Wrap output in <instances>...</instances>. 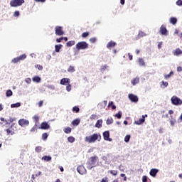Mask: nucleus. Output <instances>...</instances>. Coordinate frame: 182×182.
<instances>
[{
  "mask_svg": "<svg viewBox=\"0 0 182 182\" xmlns=\"http://www.w3.org/2000/svg\"><path fill=\"white\" fill-rule=\"evenodd\" d=\"M106 69H107V65H103L101 68V72H105V70H106Z\"/></svg>",
  "mask_w": 182,
  "mask_h": 182,
  "instance_id": "55",
  "label": "nucleus"
},
{
  "mask_svg": "<svg viewBox=\"0 0 182 182\" xmlns=\"http://www.w3.org/2000/svg\"><path fill=\"white\" fill-rule=\"evenodd\" d=\"M102 105L104 107H106V106L107 105V100L103 101Z\"/></svg>",
  "mask_w": 182,
  "mask_h": 182,
  "instance_id": "60",
  "label": "nucleus"
},
{
  "mask_svg": "<svg viewBox=\"0 0 182 182\" xmlns=\"http://www.w3.org/2000/svg\"><path fill=\"white\" fill-rule=\"evenodd\" d=\"M167 86H168V82H164V81L161 82V87H162V89L167 87Z\"/></svg>",
  "mask_w": 182,
  "mask_h": 182,
  "instance_id": "26",
  "label": "nucleus"
},
{
  "mask_svg": "<svg viewBox=\"0 0 182 182\" xmlns=\"http://www.w3.org/2000/svg\"><path fill=\"white\" fill-rule=\"evenodd\" d=\"M33 120H34L36 124H38V123H39V116L38 115H34L33 117Z\"/></svg>",
  "mask_w": 182,
  "mask_h": 182,
  "instance_id": "33",
  "label": "nucleus"
},
{
  "mask_svg": "<svg viewBox=\"0 0 182 182\" xmlns=\"http://www.w3.org/2000/svg\"><path fill=\"white\" fill-rule=\"evenodd\" d=\"M20 106H21V104L19 102L11 105V108L20 107Z\"/></svg>",
  "mask_w": 182,
  "mask_h": 182,
  "instance_id": "41",
  "label": "nucleus"
},
{
  "mask_svg": "<svg viewBox=\"0 0 182 182\" xmlns=\"http://www.w3.org/2000/svg\"><path fill=\"white\" fill-rule=\"evenodd\" d=\"M170 23H172V25H176L177 23V18L176 17H171L169 20Z\"/></svg>",
  "mask_w": 182,
  "mask_h": 182,
  "instance_id": "23",
  "label": "nucleus"
},
{
  "mask_svg": "<svg viewBox=\"0 0 182 182\" xmlns=\"http://www.w3.org/2000/svg\"><path fill=\"white\" fill-rule=\"evenodd\" d=\"M159 33L162 36H167L168 35V31L165 25H161L159 29Z\"/></svg>",
  "mask_w": 182,
  "mask_h": 182,
  "instance_id": "9",
  "label": "nucleus"
},
{
  "mask_svg": "<svg viewBox=\"0 0 182 182\" xmlns=\"http://www.w3.org/2000/svg\"><path fill=\"white\" fill-rule=\"evenodd\" d=\"M62 41H63V37H60V38L56 39L57 43H60V42H62Z\"/></svg>",
  "mask_w": 182,
  "mask_h": 182,
  "instance_id": "51",
  "label": "nucleus"
},
{
  "mask_svg": "<svg viewBox=\"0 0 182 182\" xmlns=\"http://www.w3.org/2000/svg\"><path fill=\"white\" fill-rule=\"evenodd\" d=\"M171 101L172 105H173L174 106H180L182 105L181 99L178 98V97L177 96L171 97Z\"/></svg>",
  "mask_w": 182,
  "mask_h": 182,
  "instance_id": "6",
  "label": "nucleus"
},
{
  "mask_svg": "<svg viewBox=\"0 0 182 182\" xmlns=\"http://www.w3.org/2000/svg\"><path fill=\"white\" fill-rule=\"evenodd\" d=\"M104 140L107 141H112V139H110V132L109 131H105L103 132Z\"/></svg>",
  "mask_w": 182,
  "mask_h": 182,
  "instance_id": "14",
  "label": "nucleus"
},
{
  "mask_svg": "<svg viewBox=\"0 0 182 182\" xmlns=\"http://www.w3.org/2000/svg\"><path fill=\"white\" fill-rule=\"evenodd\" d=\"M109 173H110L112 176H117V171L111 170V171H109Z\"/></svg>",
  "mask_w": 182,
  "mask_h": 182,
  "instance_id": "45",
  "label": "nucleus"
},
{
  "mask_svg": "<svg viewBox=\"0 0 182 182\" xmlns=\"http://www.w3.org/2000/svg\"><path fill=\"white\" fill-rule=\"evenodd\" d=\"M66 83H70V81L69 78H63L60 80V85H63V86L66 85Z\"/></svg>",
  "mask_w": 182,
  "mask_h": 182,
  "instance_id": "19",
  "label": "nucleus"
},
{
  "mask_svg": "<svg viewBox=\"0 0 182 182\" xmlns=\"http://www.w3.org/2000/svg\"><path fill=\"white\" fill-rule=\"evenodd\" d=\"M42 160H44L45 161H50V160H52V157L49 156H44L42 157Z\"/></svg>",
  "mask_w": 182,
  "mask_h": 182,
  "instance_id": "30",
  "label": "nucleus"
},
{
  "mask_svg": "<svg viewBox=\"0 0 182 182\" xmlns=\"http://www.w3.org/2000/svg\"><path fill=\"white\" fill-rule=\"evenodd\" d=\"M75 139L73 136H69L68 138V141H69V143H75Z\"/></svg>",
  "mask_w": 182,
  "mask_h": 182,
  "instance_id": "39",
  "label": "nucleus"
},
{
  "mask_svg": "<svg viewBox=\"0 0 182 182\" xmlns=\"http://www.w3.org/2000/svg\"><path fill=\"white\" fill-rule=\"evenodd\" d=\"M144 36H146L145 33L143 31H139L137 36L138 39H140V38H143Z\"/></svg>",
  "mask_w": 182,
  "mask_h": 182,
  "instance_id": "35",
  "label": "nucleus"
},
{
  "mask_svg": "<svg viewBox=\"0 0 182 182\" xmlns=\"http://www.w3.org/2000/svg\"><path fill=\"white\" fill-rule=\"evenodd\" d=\"M26 59V54H22L18 57H16L12 60L13 63H18V62H21V60H25Z\"/></svg>",
  "mask_w": 182,
  "mask_h": 182,
  "instance_id": "8",
  "label": "nucleus"
},
{
  "mask_svg": "<svg viewBox=\"0 0 182 182\" xmlns=\"http://www.w3.org/2000/svg\"><path fill=\"white\" fill-rule=\"evenodd\" d=\"M75 43H76V42L75 41H68L66 43V46H68L69 48L70 46H73V45H75Z\"/></svg>",
  "mask_w": 182,
  "mask_h": 182,
  "instance_id": "27",
  "label": "nucleus"
},
{
  "mask_svg": "<svg viewBox=\"0 0 182 182\" xmlns=\"http://www.w3.org/2000/svg\"><path fill=\"white\" fill-rule=\"evenodd\" d=\"M176 5H177L178 6H182V0H178V1H176Z\"/></svg>",
  "mask_w": 182,
  "mask_h": 182,
  "instance_id": "50",
  "label": "nucleus"
},
{
  "mask_svg": "<svg viewBox=\"0 0 182 182\" xmlns=\"http://www.w3.org/2000/svg\"><path fill=\"white\" fill-rule=\"evenodd\" d=\"M124 141L125 143H129V141H130V135H127L124 137Z\"/></svg>",
  "mask_w": 182,
  "mask_h": 182,
  "instance_id": "46",
  "label": "nucleus"
},
{
  "mask_svg": "<svg viewBox=\"0 0 182 182\" xmlns=\"http://www.w3.org/2000/svg\"><path fill=\"white\" fill-rule=\"evenodd\" d=\"M103 124V120L98 119L95 124V127H97V129H100Z\"/></svg>",
  "mask_w": 182,
  "mask_h": 182,
  "instance_id": "22",
  "label": "nucleus"
},
{
  "mask_svg": "<svg viewBox=\"0 0 182 182\" xmlns=\"http://www.w3.org/2000/svg\"><path fill=\"white\" fill-rule=\"evenodd\" d=\"M142 182H147V176H144L142 177Z\"/></svg>",
  "mask_w": 182,
  "mask_h": 182,
  "instance_id": "57",
  "label": "nucleus"
},
{
  "mask_svg": "<svg viewBox=\"0 0 182 182\" xmlns=\"http://www.w3.org/2000/svg\"><path fill=\"white\" fill-rule=\"evenodd\" d=\"M172 75H174V72L171 71L169 74L165 75L164 77H165V79H170V77H171Z\"/></svg>",
  "mask_w": 182,
  "mask_h": 182,
  "instance_id": "38",
  "label": "nucleus"
},
{
  "mask_svg": "<svg viewBox=\"0 0 182 182\" xmlns=\"http://www.w3.org/2000/svg\"><path fill=\"white\" fill-rule=\"evenodd\" d=\"M117 43L113 41H110L107 44V49H112V48H114Z\"/></svg>",
  "mask_w": 182,
  "mask_h": 182,
  "instance_id": "15",
  "label": "nucleus"
},
{
  "mask_svg": "<svg viewBox=\"0 0 182 182\" xmlns=\"http://www.w3.org/2000/svg\"><path fill=\"white\" fill-rule=\"evenodd\" d=\"M102 139V136L97 134H93L92 135L90 136H87L85 138V143H95L96 141V140H98V141H100Z\"/></svg>",
  "mask_w": 182,
  "mask_h": 182,
  "instance_id": "1",
  "label": "nucleus"
},
{
  "mask_svg": "<svg viewBox=\"0 0 182 182\" xmlns=\"http://www.w3.org/2000/svg\"><path fill=\"white\" fill-rule=\"evenodd\" d=\"M48 136L49 135L48 134V133H43L42 135L43 140H46V139H48Z\"/></svg>",
  "mask_w": 182,
  "mask_h": 182,
  "instance_id": "47",
  "label": "nucleus"
},
{
  "mask_svg": "<svg viewBox=\"0 0 182 182\" xmlns=\"http://www.w3.org/2000/svg\"><path fill=\"white\" fill-rule=\"evenodd\" d=\"M75 67L74 66H72L70 65L68 69V72H69L70 73H73V72H75Z\"/></svg>",
  "mask_w": 182,
  "mask_h": 182,
  "instance_id": "36",
  "label": "nucleus"
},
{
  "mask_svg": "<svg viewBox=\"0 0 182 182\" xmlns=\"http://www.w3.org/2000/svg\"><path fill=\"white\" fill-rule=\"evenodd\" d=\"M138 63L139 66H144V65H146V63H144V60H143V58H139Z\"/></svg>",
  "mask_w": 182,
  "mask_h": 182,
  "instance_id": "28",
  "label": "nucleus"
},
{
  "mask_svg": "<svg viewBox=\"0 0 182 182\" xmlns=\"http://www.w3.org/2000/svg\"><path fill=\"white\" fill-rule=\"evenodd\" d=\"M12 95H13V92H12V90H8L6 92V97H11V96H12Z\"/></svg>",
  "mask_w": 182,
  "mask_h": 182,
  "instance_id": "37",
  "label": "nucleus"
},
{
  "mask_svg": "<svg viewBox=\"0 0 182 182\" xmlns=\"http://www.w3.org/2000/svg\"><path fill=\"white\" fill-rule=\"evenodd\" d=\"M64 133H66V134H69V133H72V128L70 127H66L63 129Z\"/></svg>",
  "mask_w": 182,
  "mask_h": 182,
  "instance_id": "31",
  "label": "nucleus"
},
{
  "mask_svg": "<svg viewBox=\"0 0 182 182\" xmlns=\"http://www.w3.org/2000/svg\"><path fill=\"white\" fill-rule=\"evenodd\" d=\"M128 99H129L132 103H137L139 102V97L133 94H129Z\"/></svg>",
  "mask_w": 182,
  "mask_h": 182,
  "instance_id": "11",
  "label": "nucleus"
},
{
  "mask_svg": "<svg viewBox=\"0 0 182 182\" xmlns=\"http://www.w3.org/2000/svg\"><path fill=\"white\" fill-rule=\"evenodd\" d=\"M115 117L117 119H122V112L119 111L118 113L115 114Z\"/></svg>",
  "mask_w": 182,
  "mask_h": 182,
  "instance_id": "48",
  "label": "nucleus"
},
{
  "mask_svg": "<svg viewBox=\"0 0 182 182\" xmlns=\"http://www.w3.org/2000/svg\"><path fill=\"white\" fill-rule=\"evenodd\" d=\"M75 48L77 50H85L89 48V44L86 41H80L76 44Z\"/></svg>",
  "mask_w": 182,
  "mask_h": 182,
  "instance_id": "3",
  "label": "nucleus"
},
{
  "mask_svg": "<svg viewBox=\"0 0 182 182\" xmlns=\"http://www.w3.org/2000/svg\"><path fill=\"white\" fill-rule=\"evenodd\" d=\"M169 122L171 123V126H174V124H176V123H177V120L176 119V117H173L172 115H171V119H169Z\"/></svg>",
  "mask_w": 182,
  "mask_h": 182,
  "instance_id": "21",
  "label": "nucleus"
},
{
  "mask_svg": "<svg viewBox=\"0 0 182 182\" xmlns=\"http://www.w3.org/2000/svg\"><path fill=\"white\" fill-rule=\"evenodd\" d=\"M146 122V119H144V115H142V118H140L139 120L134 122V124H137L138 126H140V124H143Z\"/></svg>",
  "mask_w": 182,
  "mask_h": 182,
  "instance_id": "16",
  "label": "nucleus"
},
{
  "mask_svg": "<svg viewBox=\"0 0 182 182\" xmlns=\"http://www.w3.org/2000/svg\"><path fill=\"white\" fill-rule=\"evenodd\" d=\"M55 34L57 35V36H63V35H65V31H63V27L56 26L55 27Z\"/></svg>",
  "mask_w": 182,
  "mask_h": 182,
  "instance_id": "7",
  "label": "nucleus"
},
{
  "mask_svg": "<svg viewBox=\"0 0 182 182\" xmlns=\"http://www.w3.org/2000/svg\"><path fill=\"white\" fill-rule=\"evenodd\" d=\"M31 133H35L38 132V124H36L30 130Z\"/></svg>",
  "mask_w": 182,
  "mask_h": 182,
  "instance_id": "25",
  "label": "nucleus"
},
{
  "mask_svg": "<svg viewBox=\"0 0 182 182\" xmlns=\"http://www.w3.org/2000/svg\"><path fill=\"white\" fill-rule=\"evenodd\" d=\"M22 4H25V0H11L10 1V6L16 8L17 6H21Z\"/></svg>",
  "mask_w": 182,
  "mask_h": 182,
  "instance_id": "4",
  "label": "nucleus"
},
{
  "mask_svg": "<svg viewBox=\"0 0 182 182\" xmlns=\"http://www.w3.org/2000/svg\"><path fill=\"white\" fill-rule=\"evenodd\" d=\"M90 33L89 32H84L82 33L81 36L82 38H87L89 36Z\"/></svg>",
  "mask_w": 182,
  "mask_h": 182,
  "instance_id": "42",
  "label": "nucleus"
},
{
  "mask_svg": "<svg viewBox=\"0 0 182 182\" xmlns=\"http://www.w3.org/2000/svg\"><path fill=\"white\" fill-rule=\"evenodd\" d=\"M79 123H80V119H74L72 122L73 126H79Z\"/></svg>",
  "mask_w": 182,
  "mask_h": 182,
  "instance_id": "24",
  "label": "nucleus"
},
{
  "mask_svg": "<svg viewBox=\"0 0 182 182\" xmlns=\"http://www.w3.org/2000/svg\"><path fill=\"white\" fill-rule=\"evenodd\" d=\"M1 122H5L6 124H8V121L5 120L4 118H0Z\"/></svg>",
  "mask_w": 182,
  "mask_h": 182,
  "instance_id": "62",
  "label": "nucleus"
},
{
  "mask_svg": "<svg viewBox=\"0 0 182 182\" xmlns=\"http://www.w3.org/2000/svg\"><path fill=\"white\" fill-rule=\"evenodd\" d=\"M173 55L174 56H180V55H182V50L180 48H176L173 51Z\"/></svg>",
  "mask_w": 182,
  "mask_h": 182,
  "instance_id": "17",
  "label": "nucleus"
},
{
  "mask_svg": "<svg viewBox=\"0 0 182 182\" xmlns=\"http://www.w3.org/2000/svg\"><path fill=\"white\" fill-rule=\"evenodd\" d=\"M80 109H79V107L77 106H75L74 107H73V112H75V113H79Z\"/></svg>",
  "mask_w": 182,
  "mask_h": 182,
  "instance_id": "40",
  "label": "nucleus"
},
{
  "mask_svg": "<svg viewBox=\"0 0 182 182\" xmlns=\"http://www.w3.org/2000/svg\"><path fill=\"white\" fill-rule=\"evenodd\" d=\"M36 68H37V69H38V70H42L43 69V67L41 65H37L36 66Z\"/></svg>",
  "mask_w": 182,
  "mask_h": 182,
  "instance_id": "54",
  "label": "nucleus"
},
{
  "mask_svg": "<svg viewBox=\"0 0 182 182\" xmlns=\"http://www.w3.org/2000/svg\"><path fill=\"white\" fill-rule=\"evenodd\" d=\"M33 82H36V83H39L41 82V77L39 76H34L33 77Z\"/></svg>",
  "mask_w": 182,
  "mask_h": 182,
  "instance_id": "32",
  "label": "nucleus"
},
{
  "mask_svg": "<svg viewBox=\"0 0 182 182\" xmlns=\"http://www.w3.org/2000/svg\"><path fill=\"white\" fill-rule=\"evenodd\" d=\"M177 72H182V68L181 67H177Z\"/></svg>",
  "mask_w": 182,
  "mask_h": 182,
  "instance_id": "64",
  "label": "nucleus"
},
{
  "mask_svg": "<svg viewBox=\"0 0 182 182\" xmlns=\"http://www.w3.org/2000/svg\"><path fill=\"white\" fill-rule=\"evenodd\" d=\"M20 14H19V11H16L14 13V16H15L16 18L19 16Z\"/></svg>",
  "mask_w": 182,
  "mask_h": 182,
  "instance_id": "52",
  "label": "nucleus"
},
{
  "mask_svg": "<svg viewBox=\"0 0 182 182\" xmlns=\"http://www.w3.org/2000/svg\"><path fill=\"white\" fill-rule=\"evenodd\" d=\"M139 82H140V78L139 77H136L131 81V83L132 85H133V86H136V85H137Z\"/></svg>",
  "mask_w": 182,
  "mask_h": 182,
  "instance_id": "20",
  "label": "nucleus"
},
{
  "mask_svg": "<svg viewBox=\"0 0 182 182\" xmlns=\"http://www.w3.org/2000/svg\"><path fill=\"white\" fill-rule=\"evenodd\" d=\"M18 124L13 123L11 127L6 129L7 134H11V136L15 134V132L18 130V128L16 127Z\"/></svg>",
  "mask_w": 182,
  "mask_h": 182,
  "instance_id": "5",
  "label": "nucleus"
},
{
  "mask_svg": "<svg viewBox=\"0 0 182 182\" xmlns=\"http://www.w3.org/2000/svg\"><path fill=\"white\" fill-rule=\"evenodd\" d=\"M55 52H60V49H62V45L61 44L55 45Z\"/></svg>",
  "mask_w": 182,
  "mask_h": 182,
  "instance_id": "34",
  "label": "nucleus"
},
{
  "mask_svg": "<svg viewBox=\"0 0 182 182\" xmlns=\"http://www.w3.org/2000/svg\"><path fill=\"white\" fill-rule=\"evenodd\" d=\"M25 82H26L28 85H30L31 82H32V80H31V78H26L25 80Z\"/></svg>",
  "mask_w": 182,
  "mask_h": 182,
  "instance_id": "56",
  "label": "nucleus"
},
{
  "mask_svg": "<svg viewBox=\"0 0 182 182\" xmlns=\"http://www.w3.org/2000/svg\"><path fill=\"white\" fill-rule=\"evenodd\" d=\"M129 59V60H133V55H132L130 53H128Z\"/></svg>",
  "mask_w": 182,
  "mask_h": 182,
  "instance_id": "61",
  "label": "nucleus"
},
{
  "mask_svg": "<svg viewBox=\"0 0 182 182\" xmlns=\"http://www.w3.org/2000/svg\"><path fill=\"white\" fill-rule=\"evenodd\" d=\"M66 90L67 92H70L72 90V85L70 83H68V85L66 86Z\"/></svg>",
  "mask_w": 182,
  "mask_h": 182,
  "instance_id": "44",
  "label": "nucleus"
},
{
  "mask_svg": "<svg viewBox=\"0 0 182 182\" xmlns=\"http://www.w3.org/2000/svg\"><path fill=\"white\" fill-rule=\"evenodd\" d=\"M39 129H41V130H48L50 129V125L48 124L46 122H42L41 124Z\"/></svg>",
  "mask_w": 182,
  "mask_h": 182,
  "instance_id": "13",
  "label": "nucleus"
},
{
  "mask_svg": "<svg viewBox=\"0 0 182 182\" xmlns=\"http://www.w3.org/2000/svg\"><path fill=\"white\" fill-rule=\"evenodd\" d=\"M14 120H15L14 118L10 117L9 119V122L10 123H12V122H14Z\"/></svg>",
  "mask_w": 182,
  "mask_h": 182,
  "instance_id": "63",
  "label": "nucleus"
},
{
  "mask_svg": "<svg viewBox=\"0 0 182 182\" xmlns=\"http://www.w3.org/2000/svg\"><path fill=\"white\" fill-rule=\"evenodd\" d=\"M113 122H114L113 118L109 117V118H107V119L106 121V124H107V126H109L110 124H112Z\"/></svg>",
  "mask_w": 182,
  "mask_h": 182,
  "instance_id": "29",
  "label": "nucleus"
},
{
  "mask_svg": "<svg viewBox=\"0 0 182 182\" xmlns=\"http://www.w3.org/2000/svg\"><path fill=\"white\" fill-rule=\"evenodd\" d=\"M99 160V157L97 156H91L90 158V161L87 163V168L89 170H92L93 167H96V163Z\"/></svg>",
  "mask_w": 182,
  "mask_h": 182,
  "instance_id": "2",
  "label": "nucleus"
},
{
  "mask_svg": "<svg viewBox=\"0 0 182 182\" xmlns=\"http://www.w3.org/2000/svg\"><path fill=\"white\" fill-rule=\"evenodd\" d=\"M90 42H91V43H95V42H96V38H90Z\"/></svg>",
  "mask_w": 182,
  "mask_h": 182,
  "instance_id": "53",
  "label": "nucleus"
},
{
  "mask_svg": "<svg viewBox=\"0 0 182 182\" xmlns=\"http://www.w3.org/2000/svg\"><path fill=\"white\" fill-rule=\"evenodd\" d=\"M157 173H159V170L156 168H152L151 169L149 174L151 176V177H156L157 176Z\"/></svg>",
  "mask_w": 182,
  "mask_h": 182,
  "instance_id": "18",
  "label": "nucleus"
},
{
  "mask_svg": "<svg viewBox=\"0 0 182 182\" xmlns=\"http://www.w3.org/2000/svg\"><path fill=\"white\" fill-rule=\"evenodd\" d=\"M42 106H43V101H39V102H38V107H42Z\"/></svg>",
  "mask_w": 182,
  "mask_h": 182,
  "instance_id": "58",
  "label": "nucleus"
},
{
  "mask_svg": "<svg viewBox=\"0 0 182 182\" xmlns=\"http://www.w3.org/2000/svg\"><path fill=\"white\" fill-rule=\"evenodd\" d=\"M35 151L36 153H41L42 151V146H36Z\"/></svg>",
  "mask_w": 182,
  "mask_h": 182,
  "instance_id": "43",
  "label": "nucleus"
},
{
  "mask_svg": "<svg viewBox=\"0 0 182 182\" xmlns=\"http://www.w3.org/2000/svg\"><path fill=\"white\" fill-rule=\"evenodd\" d=\"M162 45H163V42H161V41L159 42V44H158V48H159V49H161Z\"/></svg>",
  "mask_w": 182,
  "mask_h": 182,
  "instance_id": "59",
  "label": "nucleus"
},
{
  "mask_svg": "<svg viewBox=\"0 0 182 182\" xmlns=\"http://www.w3.org/2000/svg\"><path fill=\"white\" fill-rule=\"evenodd\" d=\"M97 119V115H96V114H92L90 116V119L91 120H96Z\"/></svg>",
  "mask_w": 182,
  "mask_h": 182,
  "instance_id": "49",
  "label": "nucleus"
},
{
  "mask_svg": "<svg viewBox=\"0 0 182 182\" xmlns=\"http://www.w3.org/2000/svg\"><path fill=\"white\" fill-rule=\"evenodd\" d=\"M77 173H79V174L81 175L86 174V168L82 165H80L79 166H77Z\"/></svg>",
  "mask_w": 182,
  "mask_h": 182,
  "instance_id": "12",
  "label": "nucleus"
},
{
  "mask_svg": "<svg viewBox=\"0 0 182 182\" xmlns=\"http://www.w3.org/2000/svg\"><path fill=\"white\" fill-rule=\"evenodd\" d=\"M18 124L21 127H25L26 126H29V120L25 119H21L18 120Z\"/></svg>",
  "mask_w": 182,
  "mask_h": 182,
  "instance_id": "10",
  "label": "nucleus"
}]
</instances>
